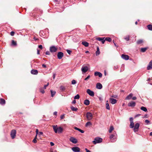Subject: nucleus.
Returning <instances> with one entry per match:
<instances>
[{
    "instance_id": "obj_1",
    "label": "nucleus",
    "mask_w": 152,
    "mask_h": 152,
    "mask_svg": "<svg viewBox=\"0 0 152 152\" xmlns=\"http://www.w3.org/2000/svg\"><path fill=\"white\" fill-rule=\"evenodd\" d=\"M102 139L99 137H97L94 139V140L93 141V143L94 144H96L97 143H101L102 142Z\"/></svg>"
},
{
    "instance_id": "obj_2",
    "label": "nucleus",
    "mask_w": 152,
    "mask_h": 152,
    "mask_svg": "<svg viewBox=\"0 0 152 152\" xmlns=\"http://www.w3.org/2000/svg\"><path fill=\"white\" fill-rule=\"evenodd\" d=\"M86 116L87 119L88 120H90L93 118V115L92 113L89 112H87L86 114Z\"/></svg>"
},
{
    "instance_id": "obj_3",
    "label": "nucleus",
    "mask_w": 152,
    "mask_h": 152,
    "mask_svg": "<svg viewBox=\"0 0 152 152\" xmlns=\"http://www.w3.org/2000/svg\"><path fill=\"white\" fill-rule=\"evenodd\" d=\"M16 132L15 129L12 130L11 132L10 135L12 139H14L16 136Z\"/></svg>"
},
{
    "instance_id": "obj_4",
    "label": "nucleus",
    "mask_w": 152,
    "mask_h": 152,
    "mask_svg": "<svg viewBox=\"0 0 152 152\" xmlns=\"http://www.w3.org/2000/svg\"><path fill=\"white\" fill-rule=\"evenodd\" d=\"M50 51L51 53L56 52L57 50V48L54 46L50 47Z\"/></svg>"
},
{
    "instance_id": "obj_5",
    "label": "nucleus",
    "mask_w": 152,
    "mask_h": 152,
    "mask_svg": "<svg viewBox=\"0 0 152 152\" xmlns=\"http://www.w3.org/2000/svg\"><path fill=\"white\" fill-rule=\"evenodd\" d=\"M87 93L90 96H94V94L93 91H91L90 89H88L87 90Z\"/></svg>"
},
{
    "instance_id": "obj_6",
    "label": "nucleus",
    "mask_w": 152,
    "mask_h": 152,
    "mask_svg": "<svg viewBox=\"0 0 152 152\" xmlns=\"http://www.w3.org/2000/svg\"><path fill=\"white\" fill-rule=\"evenodd\" d=\"M136 103L134 101H131L128 104V106L129 107H133L135 106Z\"/></svg>"
},
{
    "instance_id": "obj_7",
    "label": "nucleus",
    "mask_w": 152,
    "mask_h": 152,
    "mask_svg": "<svg viewBox=\"0 0 152 152\" xmlns=\"http://www.w3.org/2000/svg\"><path fill=\"white\" fill-rule=\"evenodd\" d=\"M139 126L140 124L138 123H137L135 124L134 128V132H137L138 131V129L139 128Z\"/></svg>"
},
{
    "instance_id": "obj_8",
    "label": "nucleus",
    "mask_w": 152,
    "mask_h": 152,
    "mask_svg": "<svg viewBox=\"0 0 152 152\" xmlns=\"http://www.w3.org/2000/svg\"><path fill=\"white\" fill-rule=\"evenodd\" d=\"M64 56V53L62 52H59L58 53L57 57L58 59H61Z\"/></svg>"
},
{
    "instance_id": "obj_9",
    "label": "nucleus",
    "mask_w": 152,
    "mask_h": 152,
    "mask_svg": "<svg viewBox=\"0 0 152 152\" xmlns=\"http://www.w3.org/2000/svg\"><path fill=\"white\" fill-rule=\"evenodd\" d=\"M88 70V68L87 66H83L81 68V70L83 73L86 72Z\"/></svg>"
},
{
    "instance_id": "obj_10",
    "label": "nucleus",
    "mask_w": 152,
    "mask_h": 152,
    "mask_svg": "<svg viewBox=\"0 0 152 152\" xmlns=\"http://www.w3.org/2000/svg\"><path fill=\"white\" fill-rule=\"evenodd\" d=\"M72 149L74 152H79L80 150V149L78 147H73Z\"/></svg>"
},
{
    "instance_id": "obj_11",
    "label": "nucleus",
    "mask_w": 152,
    "mask_h": 152,
    "mask_svg": "<svg viewBox=\"0 0 152 152\" xmlns=\"http://www.w3.org/2000/svg\"><path fill=\"white\" fill-rule=\"evenodd\" d=\"M69 140L71 142H72L73 143L75 144L77 142V140L73 137H71L70 138Z\"/></svg>"
},
{
    "instance_id": "obj_12",
    "label": "nucleus",
    "mask_w": 152,
    "mask_h": 152,
    "mask_svg": "<svg viewBox=\"0 0 152 152\" xmlns=\"http://www.w3.org/2000/svg\"><path fill=\"white\" fill-rule=\"evenodd\" d=\"M152 69V60H151L148 64L147 67V70H150Z\"/></svg>"
},
{
    "instance_id": "obj_13",
    "label": "nucleus",
    "mask_w": 152,
    "mask_h": 152,
    "mask_svg": "<svg viewBox=\"0 0 152 152\" xmlns=\"http://www.w3.org/2000/svg\"><path fill=\"white\" fill-rule=\"evenodd\" d=\"M110 102L112 104H114L117 102V100L115 99L112 98L110 99Z\"/></svg>"
},
{
    "instance_id": "obj_14",
    "label": "nucleus",
    "mask_w": 152,
    "mask_h": 152,
    "mask_svg": "<svg viewBox=\"0 0 152 152\" xmlns=\"http://www.w3.org/2000/svg\"><path fill=\"white\" fill-rule=\"evenodd\" d=\"M121 57L125 60H127L129 59V56L127 55L122 54L121 55Z\"/></svg>"
},
{
    "instance_id": "obj_15",
    "label": "nucleus",
    "mask_w": 152,
    "mask_h": 152,
    "mask_svg": "<svg viewBox=\"0 0 152 152\" xmlns=\"http://www.w3.org/2000/svg\"><path fill=\"white\" fill-rule=\"evenodd\" d=\"M115 134L116 135V134H112L110 136V138L111 140H112L111 142H115V140H114V137L115 136Z\"/></svg>"
},
{
    "instance_id": "obj_16",
    "label": "nucleus",
    "mask_w": 152,
    "mask_h": 152,
    "mask_svg": "<svg viewBox=\"0 0 152 152\" xmlns=\"http://www.w3.org/2000/svg\"><path fill=\"white\" fill-rule=\"evenodd\" d=\"M94 75L95 76H98L100 77H102V74L101 73L97 72H94Z\"/></svg>"
},
{
    "instance_id": "obj_17",
    "label": "nucleus",
    "mask_w": 152,
    "mask_h": 152,
    "mask_svg": "<svg viewBox=\"0 0 152 152\" xmlns=\"http://www.w3.org/2000/svg\"><path fill=\"white\" fill-rule=\"evenodd\" d=\"M102 85L100 83H97L96 88L99 89H101L102 88Z\"/></svg>"
},
{
    "instance_id": "obj_18",
    "label": "nucleus",
    "mask_w": 152,
    "mask_h": 152,
    "mask_svg": "<svg viewBox=\"0 0 152 152\" xmlns=\"http://www.w3.org/2000/svg\"><path fill=\"white\" fill-rule=\"evenodd\" d=\"M31 73L32 74L37 75L38 73V71L37 70L32 69L31 71Z\"/></svg>"
},
{
    "instance_id": "obj_19",
    "label": "nucleus",
    "mask_w": 152,
    "mask_h": 152,
    "mask_svg": "<svg viewBox=\"0 0 152 152\" xmlns=\"http://www.w3.org/2000/svg\"><path fill=\"white\" fill-rule=\"evenodd\" d=\"M6 103V102L5 100L2 99V98H1L0 99V104L1 105H4Z\"/></svg>"
},
{
    "instance_id": "obj_20",
    "label": "nucleus",
    "mask_w": 152,
    "mask_h": 152,
    "mask_svg": "<svg viewBox=\"0 0 152 152\" xmlns=\"http://www.w3.org/2000/svg\"><path fill=\"white\" fill-rule=\"evenodd\" d=\"M133 94L132 93L130 94L129 95H128L126 97V98L125 99L129 100L133 96Z\"/></svg>"
},
{
    "instance_id": "obj_21",
    "label": "nucleus",
    "mask_w": 152,
    "mask_h": 152,
    "mask_svg": "<svg viewBox=\"0 0 152 152\" xmlns=\"http://www.w3.org/2000/svg\"><path fill=\"white\" fill-rule=\"evenodd\" d=\"M53 129L54 131L56 133H57V125L56 126H53Z\"/></svg>"
},
{
    "instance_id": "obj_22",
    "label": "nucleus",
    "mask_w": 152,
    "mask_h": 152,
    "mask_svg": "<svg viewBox=\"0 0 152 152\" xmlns=\"http://www.w3.org/2000/svg\"><path fill=\"white\" fill-rule=\"evenodd\" d=\"M63 128L61 127H59L57 128V132L58 133H61L63 131Z\"/></svg>"
},
{
    "instance_id": "obj_23",
    "label": "nucleus",
    "mask_w": 152,
    "mask_h": 152,
    "mask_svg": "<svg viewBox=\"0 0 152 152\" xmlns=\"http://www.w3.org/2000/svg\"><path fill=\"white\" fill-rule=\"evenodd\" d=\"M82 44L86 47H88L89 45V43L86 42H83Z\"/></svg>"
},
{
    "instance_id": "obj_24",
    "label": "nucleus",
    "mask_w": 152,
    "mask_h": 152,
    "mask_svg": "<svg viewBox=\"0 0 152 152\" xmlns=\"http://www.w3.org/2000/svg\"><path fill=\"white\" fill-rule=\"evenodd\" d=\"M90 102L88 100L86 99L84 101V104L86 105H88L89 104Z\"/></svg>"
},
{
    "instance_id": "obj_25",
    "label": "nucleus",
    "mask_w": 152,
    "mask_h": 152,
    "mask_svg": "<svg viewBox=\"0 0 152 152\" xmlns=\"http://www.w3.org/2000/svg\"><path fill=\"white\" fill-rule=\"evenodd\" d=\"M72 111H76L78 110V109L77 108L73 106H71L70 107Z\"/></svg>"
},
{
    "instance_id": "obj_26",
    "label": "nucleus",
    "mask_w": 152,
    "mask_h": 152,
    "mask_svg": "<svg viewBox=\"0 0 152 152\" xmlns=\"http://www.w3.org/2000/svg\"><path fill=\"white\" fill-rule=\"evenodd\" d=\"M74 129L76 130H78V131L80 132L81 133H83L84 132L83 130H82L77 127H75Z\"/></svg>"
},
{
    "instance_id": "obj_27",
    "label": "nucleus",
    "mask_w": 152,
    "mask_h": 152,
    "mask_svg": "<svg viewBox=\"0 0 152 152\" xmlns=\"http://www.w3.org/2000/svg\"><path fill=\"white\" fill-rule=\"evenodd\" d=\"M148 48H142L140 49V51L142 52H144L146 51Z\"/></svg>"
},
{
    "instance_id": "obj_28",
    "label": "nucleus",
    "mask_w": 152,
    "mask_h": 152,
    "mask_svg": "<svg viewBox=\"0 0 152 152\" xmlns=\"http://www.w3.org/2000/svg\"><path fill=\"white\" fill-rule=\"evenodd\" d=\"M100 53V52L99 51V49L98 47L97 48V51L96 52V56L98 55Z\"/></svg>"
},
{
    "instance_id": "obj_29",
    "label": "nucleus",
    "mask_w": 152,
    "mask_h": 152,
    "mask_svg": "<svg viewBox=\"0 0 152 152\" xmlns=\"http://www.w3.org/2000/svg\"><path fill=\"white\" fill-rule=\"evenodd\" d=\"M141 110H142L145 111V112H147V110L146 107L142 106L140 108Z\"/></svg>"
},
{
    "instance_id": "obj_30",
    "label": "nucleus",
    "mask_w": 152,
    "mask_h": 152,
    "mask_svg": "<svg viewBox=\"0 0 152 152\" xmlns=\"http://www.w3.org/2000/svg\"><path fill=\"white\" fill-rule=\"evenodd\" d=\"M106 108L108 110H110V107L109 103H108V101H107V103H106Z\"/></svg>"
},
{
    "instance_id": "obj_31",
    "label": "nucleus",
    "mask_w": 152,
    "mask_h": 152,
    "mask_svg": "<svg viewBox=\"0 0 152 152\" xmlns=\"http://www.w3.org/2000/svg\"><path fill=\"white\" fill-rule=\"evenodd\" d=\"M148 30L152 31V25L150 24L147 26Z\"/></svg>"
},
{
    "instance_id": "obj_32",
    "label": "nucleus",
    "mask_w": 152,
    "mask_h": 152,
    "mask_svg": "<svg viewBox=\"0 0 152 152\" xmlns=\"http://www.w3.org/2000/svg\"><path fill=\"white\" fill-rule=\"evenodd\" d=\"M143 40L142 39H139L138 40L137 42V43L138 44H140L142 42H143Z\"/></svg>"
},
{
    "instance_id": "obj_33",
    "label": "nucleus",
    "mask_w": 152,
    "mask_h": 152,
    "mask_svg": "<svg viewBox=\"0 0 152 152\" xmlns=\"http://www.w3.org/2000/svg\"><path fill=\"white\" fill-rule=\"evenodd\" d=\"M131 128H132L134 127V122L130 123V124L129 126Z\"/></svg>"
},
{
    "instance_id": "obj_34",
    "label": "nucleus",
    "mask_w": 152,
    "mask_h": 152,
    "mask_svg": "<svg viewBox=\"0 0 152 152\" xmlns=\"http://www.w3.org/2000/svg\"><path fill=\"white\" fill-rule=\"evenodd\" d=\"M130 36L129 35L125 37L124 39L126 40L127 41H128L129 39Z\"/></svg>"
},
{
    "instance_id": "obj_35",
    "label": "nucleus",
    "mask_w": 152,
    "mask_h": 152,
    "mask_svg": "<svg viewBox=\"0 0 152 152\" xmlns=\"http://www.w3.org/2000/svg\"><path fill=\"white\" fill-rule=\"evenodd\" d=\"M114 129L113 127V126H111L110 127V129L109 130V132L111 133L112 131Z\"/></svg>"
},
{
    "instance_id": "obj_36",
    "label": "nucleus",
    "mask_w": 152,
    "mask_h": 152,
    "mask_svg": "<svg viewBox=\"0 0 152 152\" xmlns=\"http://www.w3.org/2000/svg\"><path fill=\"white\" fill-rule=\"evenodd\" d=\"M12 45L13 46H16L17 45L16 42L13 40H12Z\"/></svg>"
},
{
    "instance_id": "obj_37",
    "label": "nucleus",
    "mask_w": 152,
    "mask_h": 152,
    "mask_svg": "<svg viewBox=\"0 0 152 152\" xmlns=\"http://www.w3.org/2000/svg\"><path fill=\"white\" fill-rule=\"evenodd\" d=\"M50 92L51 94L52 97H53L56 93V91H53L52 90H51Z\"/></svg>"
},
{
    "instance_id": "obj_38",
    "label": "nucleus",
    "mask_w": 152,
    "mask_h": 152,
    "mask_svg": "<svg viewBox=\"0 0 152 152\" xmlns=\"http://www.w3.org/2000/svg\"><path fill=\"white\" fill-rule=\"evenodd\" d=\"M91 125H92V124L89 121V122H87L86 123V126L87 127L89 126H91Z\"/></svg>"
},
{
    "instance_id": "obj_39",
    "label": "nucleus",
    "mask_w": 152,
    "mask_h": 152,
    "mask_svg": "<svg viewBox=\"0 0 152 152\" xmlns=\"http://www.w3.org/2000/svg\"><path fill=\"white\" fill-rule=\"evenodd\" d=\"M105 40L110 42L112 41L110 37H106L105 39Z\"/></svg>"
},
{
    "instance_id": "obj_40",
    "label": "nucleus",
    "mask_w": 152,
    "mask_h": 152,
    "mask_svg": "<svg viewBox=\"0 0 152 152\" xmlns=\"http://www.w3.org/2000/svg\"><path fill=\"white\" fill-rule=\"evenodd\" d=\"M104 38H102V37H96V39L97 40L99 41H102V39Z\"/></svg>"
},
{
    "instance_id": "obj_41",
    "label": "nucleus",
    "mask_w": 152,
    "mask_h": 152,
    "mask_svg": "<svg viewBox=\"0 0 152 152\" xmlns=\"http://www.w3.org/2000/svg\"><path fill=\"white\" fill-rule=\"evenodd\" d=\"M60 89L62 91H64L65 90V87H64L63 86H61L60 87Z\"/></svg>"
},
{
    "instance_id": "obj_42",
    "label": "nucleus",
    "mask_w": 152,
    "mask_h": 152,
    "mask_svg": "<svg viewBox=\"0 0 152 152\" xmlns=\"http://www.w3.org/2000/svg\"><path fill=\"white\" fill-rule=\"evenodd\" d=\"M80 98V96L79 94H77L74 97V99H79Z\"/></svg>"
},
{
    "instance_id": "obj_43",
    "label": "nucleus",
    "mask_w": 152,
    "mask_h": 152,
    "mask_svg": "<svg viewBox=\"0 0 152 152\" xmlns=\"http://www.w3.org/2000/svg\"><path fill=\"white\" fill-rule=\"evenodd\" d=\"M40 91L42 94L45 93V91L42 88H41L40 89Z\"/></svg>"
},
{
    "instance_id": "obj_44",
    "label": "nucleus",
    "mask_w": 152,
    "mask_h": 152,
    "mask_svg": "<svg viewBox=\"0 0 152 152\" xmlns=\"http://www.w3.org/2000/svg\"><path fill=\"white\" fill-rule=\"evenodd\" d=\"M76 83V81L75 80H72V84H75Z\"/></svg>"
},
{
    "instance_id": "obj_45",
    "label": "nucleus",
    "mask_w": 152,
    "mask_h": 152,
    "mask_svg": "<svg viewBox=\"0 0 152 152\" xmlns=\"http://www.w3.org/2000/svg\"><path fill=\"white\" fill-rule=\"evenodd\" d=\"M32 142L34 143H36L37 142V139H34L33 140Z\"/></svg>"
},
{
    "instance_id": "obj_46",
    "label": "nucleus",
    "mask_w": 152,
    "mask_h": 152,
    "mask_svg": "<svg viewBox=\"0 0 152 152\" xmlns=\"http://www.w3.org/2000/svg\"><path fill=\"white\" fill-rule=\"evenodd\" d=\"M90 75H88L86 78L84 80H86L90 78Z\"/></svg>"
},
{
    "instance_id": "obj_47",
    "label": "nucleus",
    "mask_w": 152,
    "mask_h": 152,
    "mask_svg": "<svg viewBox=\"0 0 152 152\" xmlns=\"http://www.w3.org/2000/svg\"><path fill=\"white\" fill-rule=\"evenodd\" d=\"M133 119L132 117L130 118H129V121L130 122V123L132 122H133Z\"/></svg>"
},
{
    "instance_id": "obj_48",
    "label": "nucleus",
    "mask_w": 152,
    "mask_h": 152,
    "mask_svg": "<svg viewBox=\"0 0 152 152\" xmlns=\"http://www.w3.org/2000/svg\"><path fill=\"white\" fill-rule=\"evenodd\" d=\"M66 51L67 52V53L69 54H71V51L69 50H66Z\"/></svg>"
},
{
    "instance_id": "obj_49",
    "label": "nucleus",
    "mask_w": 152,
    "mask_h": 152,
    "mask_svg": "<svg viewBox=\"0 0 152 152\" xmlns=\"http://www.w3.org/2000/svg\"><path fill=\"white\" fill-rule=\"evenodd\" d=\"M15 34V32L13 31H11V32H10V35L12 36H13L14 35V34Z\"/></svg>"
},
{
    "instance_id": "obj_50",
    "label": "nucleus",
    "mask_w": 152,
    "mask_h": 152,
    "mask_svg": "<svg viewBox=\"0 0 152 152\" xmlns=\"http://www.w3.org/2000/svg\"><path fill=\"white\" fill-rule=\"evenodd\" d=\"M145 122L147 124H148L149 123H150V122L148 120H146L145 121Z\"/></svg>"
},
{
    "instance_id": "obj_51",
    "label": "nucleus",
    "mask_w": 152,
    "mask_h": 152,
    "mask_svg": "<svg viewBox=\"0 0 152 152\" xmlns=\"http://www.w3.org/2000/svg\"><path fill=\"white\" fill-rule=\"evenodd\" d=\"M49 85V83H48L47 85H44V89H46V87L48 86Z\"/></svg>"
},
{
    "instance_id": "obj_52",
    "label": "nucleus",
    "mask_w": 152,
    "mask_h": 152,
    "mask_svg": "<svg viewBox=\"0 0 152 152\" xmlns=\"http://www.w3.org/2000/svg\"><path fill=\"white\" fill-rule=\"evenodd\" d=\"M64 115H61L60 116V118L61 119H63L64 118Z\"/></svg>"
},
{
    "instance_id": "obj_53",
    "label": "nucleus",
    "mask_w": 152,
    "mask_h": 152,
    "mask_svg": "<svg viewBox=\"0 0 152 152\" xmlns=\"http://www.w3.org/2000/svg\"><path fill=\"white\" fill-rule=\"evenodd\" d=\"M38 48L42 50V45H40L38 46Z\"/></svg>"
},
{
    "instance_id": "obj_54",
    "label": "nucleus",
    "mask_w": 152,
    "mask_h": 152,
    "mask_svg": "<svg viewBox=\"0 0 152 152\" xmlns=\"http://www.w3.org/2000/svg\"><path fill=\"white\" fill-rule=\"evenodd\" d=\"M45 54L47 55H50V54L49 51H47L46 52Z\"/></svg>"
},
{
    "instance_id": "obj_55",
    "label": "nucleus",
    "mask_w": 152,
    "mask_h": 152,
    "mask_svg": "<svg viewBox=\"0 0 152 152\" xmlns=\"http://www.w3.org/2000/svg\"><path fill=\"white\" fill-rule=\"evenodd\" d=\"M104 38L101 41V42H102V44H104V42H105V39H104Z\"/></svg>"
},
{
    "instance_id": "obj_56",
    "label": "nucleus",
    "mask_w": 152,
    "mask_h": 152,
    "mask_svg": "<svg viewBox=\"0 0 152 152\" xmlns=\"http://www.w3.org/2000/svg\"><path fill=\"white\" fill-rule=\"evenodd\" d=\"M36 135H37V134H38L39 132H38V129H36Z\"/></svg>"
},
{
    "instance_id": "obj_57",
    "label": "nucleus",
    "mask_w": 152,
    "mask_h": 152,
    "mask_svg": "<svg viewBox=\"0 0 152 152\" xmlns=\"http://www.w3.org/2000/svg\"><path fill=\"white\" fill-rule=\"evenodd\" d=\"M50 145L51 146H53L54 145V144L53 142H50Z\"/></svg>"
},
{
    "instance_id": "obj_58",
    "label": "nucleus",
    "mask_w": 152,
    "mask_h": 152,
    "mask_svg": "<svg viewBox=\"0 0 152 152\" xmlns=\"http://www.w3.org/2000/svg\"><path fill=\"white\" fill-rule=\"evenodd\" d=\"M111 96L114 98H117V96L116 95H113Z\"/></svg>"
},
{
    "instance_id": "obj_59",
    "label": "nucleus",
    "mask_w": 152,
    "mask_h": 152,
    "mask_svg": "<svg viewBox=\"0 0 152 152\" xmlns=\"http://www.w3.org/2000/svg\"><path fill=\"white\" fill-rule=\"evenodd\" d=\"M42 66L44 68H46V65H45V64H42Z\"/></svg>"
},
{
    "instance_id": "obj_60",
    "label": "nucleus",
    "mask_w": 152,
    "mask_h": 152,
    "mask_svg": "<svg viewBox=\"0 0 152 152\" xmlns=\"http://www.w3.org/2000/svg\"><path fill=\"white\" fill-rule=\"evenodd\" d=\"M137 99V98L135 96H134L132 97V99L133 100H135Z\"/></svg>"
},
{
    "instance_id": "obj_61",
    "label": "nucleus",
    "mask_w": 152,
    "mask_h": 152,
    "mask_svg": "<svg viewBox=\"0 0 152 152\" xmlns=\"http://www.w3.org/2000/svg\"><path fill=\"white\" fill-rule=\"evenodd\" d=\"M38 134L40 135H42L43 134V133L42 132H39Z\"/></svg>"
},
{
    "instance_id": "obj_62",
    "label": "nucleus",
    "mask_w": 152,
    "mask_h": 152,
    "mask_svg": "<svg viewBox=\"0 0 152 152\" xmlns=\"http://www.w3.org/2000/svg\"><path fill=\"white\" fill-rule=\"evenodd\" d=\"M76 103V101L75 100H74L72 102V104H75Z\"/></svg>"
},
{
    "instance_id": "obj_63",
    "label": "nucleus",
    "mask_w": 152,
    "mask_h": 152,
    "mask_svg": "<svg viewBox=\"0 0 152 152\" xmlns=\"http://www.w3.org/2000/svg\"><path fill=\"white\" fill-rule=\"evenodd\" d=\"M57 112H55L54 113H53V114L54 115H57Z\"/></svg>"
},
{
    "instance_id": "obj_64",
    "label": "nucleus",
    "mask_w": 152,
    "mask_h": 152,
    "mask_svg": "<svg viewBox=\"0 0 152 152\" xmlns=\"http://www.w3.org/2000/svg\"><path fill=\"white\" fill-rule=\"evenodd\" d=\"M39 52H40L39 50H37V54H39Z\"/></svg>"
}]
</instances>
